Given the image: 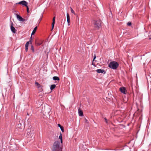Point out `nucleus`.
I'll return each mask as SVG.
<instances>
[{
	"label": "nucleus",
	"mask_w": 151,
	"mask_h": 151,
	"mask_svg": "<svg viewBox=\"0 0 151 151\" xmlns=\"http://www.w3.org/2000/svg\"><path fill=\"white\" fill-rule=\"evenodd\" d=\"M53 79L54 80H58L59 81L60 79L57 76H54L53 77Z\"/></svg>",
	"instance_id": "obj_18"
},
{
	"label": "nucleus",
	"mask_w": 151,
	"mask_h": 151,
	"mask_svg": "<svg viewBox=\"0 0 151 151\" xmlns=\"http://www.w3.org/2000/svg\"><path fill=\"white\" fill-rule=\"evenodd\" d=\"M79 115L80 116H83V113L82 111L79 109L78 110Z\"/></svg>",
	"instance_id": "obj_12"
},
{
	"label": "nucleus",
	"mask_w": 151,
	"mask_h": 151,
	"mask_svg": "<svg viewBox=\"0 0 151 151\" xmlns=\"http://www.w3.org/2000/svg\"><path fill=\"white\" fill-rule=\"evenodd\" d=\"M119 64L116 62L113 61L110 62L109 65V67L111 68L115 69L118 67Z\"/></svg>",
	"instance_id": "obj_4"
},
{
	"label": "nucleus",
	"mask_w": 151,
	"mask_h": 151,
	"mask_svg": "<svg viewBox=\"0 0 151 151\" xmlns=\"http://www.w3.org/2000/svg\"><path fill=\"white\" fill-rule=\"evenodd\" d=\"M56 87V85L55 84L52 85L50 87V89L52 91Z\"/></svg>",
	"instance_id": "obj_17"
},
{
	"label": "nucleus",
	"mask_w": 151,
	"mask_h": 151,
	"mask_svg": "<svg viewBox=\"0 0 151 151\" xmlns=\"http://www.w3.org/2000/svg\"><path fill=\"white\" fill-rule=\"evenodd\" d=\"M35 84L37 86H38V82H35Z\"/></svg>",
	"instance_id": "obj_30"
},
{
	"label": "nucleus",
	"mask_w": 151,
	"mask_h": 151,
	"mask_svg": "<svg viewBox=\"0 0 151 151\" xmlns=\"http://www.w3.org/2000/svg\"><path fill=\"white\" fill-rule=\"evenodd\" d=\"M131 23L130 22H129L127 24V25L128 26H130L131 25Z\"/></svg>",
	"instance_id": "obj_23"
},
{
	"label": "nucleus",
	"mask_w": 151,
	"mask_h": 151,
	"mask_svg": "<svg viewBox=\"0 0 151 151\" xmlns=\"http://www.w3.org/2000/svg\"><path fill=\"white\" fill-rule=\"evenodd\" d=\"M32 39V37H31V38L30 39V40L29 41H28V42H27L25 45V51H26V52H27V51H28V46H29V42H31V39Z\"/></svg>",
	"instance_id": "obj_9"
},
{
	"label": "nucleus",
	"mask_w": 151,
	"mask_h": 151,
	"mask_svg": "<svg viewBox=\"0 0 151 151\" xmlns=\"http://www.w3.org/2000/svg\"><path fill=\"white\" fill-rule=\"evenodd\" d=\"M85 122L87 123H88V121L86 119H85Z\"/></svg>",
	"instance_id": "obj_28"
},
{
	"label": "nucleus",
	"mask_w": 151,
	"mask_h": 151,
	"mask_svg": "<svg viewBox=\"0 0 151 151\" xmlns=\"http://www.w3.org/2000/svg\"><path fill=\"white\" fill-rule=\"evenodd\" d=\"M120 91L122 93H123L124 94H126V89L124 87H122L119 89Z\"/></svg>",
	"instance_id": "obj_10"
},
{
	"label": "nucleus",
	"mask_w": 151,
	"mask_h": 151,
	"mask_svg": "<svg viewBox=\"0 0 151 151\" xmlns=\"http://www.w3.org/2000/svg\"><path fill=\"white\" fill-rule=\"evenodd\" d=\"M71 12L72 13H73L74 14L76 15V14L75 13V12L74 11V10H71Z\"/></svg>",
	"instance_id": "obj_24"
},
{
	"label": "nucleus",
	"mask_w": 151,
	"mask_h": 151,
	"mask_svg": "<svg viewBox=\"0 0 151 151\" xmlns=\"http://www.w3.org/2000/svg\"><path fill=\"white\" fill-rule=\"evenodd\" d=\"M62 147L61 146L59 141H56L54 143L52 149V151H62Z\"/></svg>",
	"instance_id": "obj_1"
},
{
	"label": "nucleus",
	"mask_w": 151,
	"mask_h": 151,
	"mask_svg": "<svg viewBox=\"0 0 151 151\" xmlns=\"http://www.w3.org/2000/svg\"><path fill=\"white\" fill-rule=\"evenodd\" d=\"M55 17H54L53 18L52 23L55 24Z\"/></svg>",
	"instance_id": "obj_20"
},
{
	"label": "nucleus",
	"mask_w": 151,
	"mask_h": 151,
	"mask_svg": "<svg viewBox=\"0 0 151 151\" xmlns=\"http://www.w3.org/2000/svg\"><path fill=\"white\" fill-rule=\"evenodd\" d=\"M26 136L27 137H32L33 135V134L29 126V128L26 130Z\"/></svg>",
	"instance_id": "obj_5"
},
{
	"label": "nucleus",
	"mask_w": 151,
	"mask_h": 151,
	"mask_svg": "<svg viewBox=\"0 0 151 151\" xmlns=\"http://www.w3.org/2000/svg\"><path fill=\"white\" fill-rule=\"evenodd\" d=\"M27 12L28 13H29L30 12V10H27Z\"/></svg>",
	"instance_id": "obj_29"
},
{
	"label": "nucleus",
	"mask_w": 151,
	"mask_h": 151,
	"mask_svg": "<svg viewBox=\"0 0 151 151\" xmlns=\"http://www.w3.org/2000/svg\"><path fill=\"white\" fill-rule=\"evenodd\" d=\"M41 44V43H40L38 42V45H40Z\"/></svg>",
	"instance_id": "obj_33"
},
{
	"label": "nucleus",
	"mask_w": 151,
	"mask_h": 151,
	"mask_svg": "<svg viewBox=\"0 0 151 151\" xmlns=\"http://www.w3.org/2000/svg\"><path fill=\"white\" fill-rule=\"evenodd\" d=\"M37 27L36 26L34 28L32 32V33H31V35H33L35 34L37 28Z\"/></svg>",
	"instance_id": "obj_15"
},
{
	"label": "nucleus",
	"mask_w": 151,
	"mask_h": 151,
	"mask_svg": "<svg viewBox=\"0 0 151 151\" xmlns=\"http://www.w3.org/2000/svg\"><path fill=\"white\" fill-rule=\"evenodd\" d=\"M59 139H60V142L62 143L63 142V140H62V135L61 133H60V136H59Z\"/></svg>",
	"instance_id": "obj_19"
},
{
	"label": "nucleus",
	"mask_w": 151,
	"mask_h": 151,
	"mask_svg": "<svg viewBox=\"0 0 151 151\" xmlns=\"http://www.w3.org/2000/svg\"><path fill=\"white\" fill-rule=\"evenodd\" d=\"M58 126L60 128L61 130L63 132L64 131V129L63 127L61 126L60 124H58Z\"/></svg>",
	"instance_id": "obj_16"
},
{
	"label": "nucleus",
	"mask_w": 151,
	"mask_h": 151,
	"mask_svg": "<svg viewBox=\"0 0 151 151\" xmlns=\"http://www.w3.org/2000/svg\"><path fill=\"white\" fill-rule=\"evenodd\" d=\"M27 4H28V3L27 1H25L23 0V1H20L18 3H16V4H21L23 6H27Z\"/></svg>",
	"instance_id": "obj_7"
},
{
	"label": "nucleus",
	"mask_w": 151,
	"mask_h": 151,
	"mask_svg": "<svg viewBox=\"0 0 151 151\" xmlns=\"http://www.w3.org/2000/svg\"><path fill=\"white\" fill-rule=\"evenodd\" d=\"M25 7H27V9H29V7L28 6H27H27H25Z\"/></svg>",
	"instance_id": "obj_27"
},
{
	"label": "nucleus",
	"mask_w": 151,
	"mask_h": 151,
	"mask_svg": "<svg viewBox=\"0 0 151 151\" xmlns=\"http://www.w3.org/2000/svg\"><path fill=\"white\" fill-rule=\"evenodd\" d=\"M43 102H41V104H40V105H42V104H43Z\"/></svg>",
	"instance_id": "obj_32"
},
{
	"label": "nucleus",
	"mask_w": 151,
	"mask_h": 151,
	"mask_svg": "<svg viewBox=\"0 0 151 151\" xmlns=\"http://www.w3.org/2000/svg\"><path fill=\"white\" fill-rule=\"evenodd\" d=\"M16 16L17 19L20 21L24 22L25 21L24 19L21 16H19L18 14L19 12L18 11H16Z\"/></svg>",
	"instance_id": "obj_6"
},
{
	"label": "nucleus",
	"mask_w": 151,
	"mask_h": 151,
	"mask_svg": "<svg viewBox=\"0 0 151 151\" xmlns=\"http://www.w3.org/2000/svg\"><path fill=\"white\" fill-rule=\"evenodd\" d=\"M42 19V17L40 18V19H39V20L40 21V22L41 20ZM40 22H39V23H40Z\"/></svg>",
	"instance_id": "obj_31"
},
{
	"label": "nucleus",
	"mask_w": 151,
	"mask_h": 151,
	"mask_svg": "<svg viewBox=\"0 0 151 151\" xmlns=\"http://www.w3.org/2000/svg\"><path fill=\"white\" fill-rule=\"evenodd\" d=\"M96 58V55H95L93 57V61Z\"/></svg>",
	"instance_id": "obj_25"
},
{
	"label": "nucleus",
	"mask_w": 151,
	"mask_h": 151,
	"mask_svg": "<svg viewBox=\"0 0 151 151\" xmlns=\"http://www.w3.org/2000/svg\"><path fill=\"white\" fill-rule=\"evenodd\" d=\"M55 24L52 23V27L51 28V30H52L54 28Z\"/></svg>",
	"instance_id": "obj_22"
},
{
	"label": "nucleus",
	"mask_w": 151,
	"mask_h": 151,
	"mask_svg": "<svg viewBox=\"0 0 151 151\" xmlns=\"http://www.w3.org/2000/svg\"><path fill=\"white\" fill-rule=\"evenodd\" d=\"M104 119L106 121V122L107 123V119L106 118H104Z\"/></svg>",
	"instance_id": "obj_26"
},
{
	"label": "nucleus",
	"mask_w": 151,
	"mask_h": 151,
	"mask_svg": "<svg viewBox=\"0 0 151 151\" xmlns=\"http://www.w3.org/2000/svg\"><path fill=\"white\" fill-rule=\"evenodd\" d=\"M67 19L68 23H69L70 22V17L68 13L67 14Z\"/></svg>",
	"instance_id": "obj_13"
},
{
	"label": "nucleus",
	"mask_w": 151,
	"mask_h": 151,
	"mask_svg": "<svg viewBox=\"0 0 151 151\" xmlns=\"http://www.w3.org/2000/svg\"><path fill=\"white\" fill-rule=\"evenodd\" d=\"M110 12L111 13V10H110Z\"/></svg>",
	"instance_id": "obj_34"
},
{
	"label": "nucleus",
	"mask_w": 151,
	"mask_h": 151,
	"mask_svg": "<svg viewBox=\"0 0 151 151\" xmlns=\"http://www.w3.org/2000/svg\"><path fill=\"white\" fill-rule=\"evenodd\" d=\"M40 90V92H42L43 89H42V87L40 85V84L38 83V91Z\"/></svg>",
	"instance_id": "obj_14"
},
{
	"label": "nucleus",
	"mask_w": 151,
	"mask_h": 151,
	"mask_svg": "<svg viewBox=\"0 0 151 151\" xmlns=\"http://www.w3.org/2000/svg\"><path fill=\"white\" fill-rule=\"evenodd\" d=\"M31 49L33 52H34V48L33 46L32 45L31 46Z\"/></svg>",
	"instance_id": "obj_21"
},
{
	"label": "nucleus",
	"mask_w": 151,
	"mask_h": 151,
	"mask_svg": "<svg viewBox=\"0 0 151 151\" xmlns=\"http://www.w3.org/2000/svg\"><path fill=\"white\" fill-rule=\"evenodd\" d=\"M96 72L99 73H104L105 74L106 73V72L104 70L102 69H97L96 70Z\"/></svg>",
	"instance_id": "obj_11"
},
{
	"label": "nucleus",
	"mask_w": 151,
	"mask_h": 151,
	"mask_svg": "<svg viewBox=\"0 0 151 151\" xmlns=\"http://www.w3.org/2000/svg\"><path fill=\"white\" fill-rule=\"evenodd\" d=\"M94 27L98 29L101 26V21L100 20H94L93 21Z\"/></svg>",
	"instance_id": "obj_3"
},
{
	"label": "nucleus",
	"mask_w": 151,
	"mask_h": 151,
	"mask_svg": "<svg viewBox=\"0 0 151 151\" xmlns=\"http://www.w3.org/2000/svg\"><path fill=\"white\" fill-rule=\"evenodd\" d=\"M71 8V9H72L71 8Z\"/></svg>",
	"instance_id": "obj_35"
},
{
	"label": "nucleus",
	"mask_w": 151,
	"mask_h": 151,
	"mask_svg": "<svg viewBox=\"0 0 151 151\" xmlns=\"http://www.w3.org/2000/svg\"><path fill=\"white\" fill-rule=\"evenodd\" d=\"M11 24L10 26V29L11 30V31L14 33H16V30L15 29V28L13 27V23L11 22Z\"/></svg>",
	"instance_id": "obj_8"
},
{
	"label": "nucleus",
	"mask_w": 151,
	"mask_h": 151,
	"mask_svg": "<svg viewBox=\"0 0 151 151\" xmlns=\"http://www.w3.org/2000/svg\"><path fill=\"white\" fill-rule=\"evenodd\" d=\"M27 116L26 117L23 123L24 125L22 126L21 123H20V121H19V123L17 125L18 127L20 128V129H23L24 128V126L26 124L29 125V124L30 123V121L29 120V117L27 116H29V115L28 113L27 114Z\"/></svg>",
	"instance_id": "obj_2"
}]
</instances>
